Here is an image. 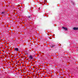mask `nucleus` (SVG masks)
Masks as SVG:
<instances>
[{
    "label": "nucleus",
    "mask_w": 78,
    "mask_h": 78,
    "mask_svg": "<svg viewBox=\"0 0 78 78\" xmlns=\"http://www.w3.org/2000/svg\"><path fill=\"white\" fill-rule=\"evenodd\" d=\"M14 50L16 51H19V49H18V48H15Z\"/></svg>",
    "instance_id": "20e7f679"
},
{
    "label": "nucleus",
    "mask_w": 78,
    "mask_h": 78,
    "mask_svg": "<svg viewBox=\"0 0 78 78\" xmlns=\"http://www.w3.org/2000/svg\"><path fill=\"white\" fill-rule=\"evenodd\" d=\"M62 28H63V29L64 30H66V31H67V28L66 27H62Z\"/></svg>",
    "instance_id": "f03ea898"
},
{
    "label": "nucleus",
    "mask_w": 78,
    "mask_h": 78,
    "mask_svg": "<svg viewBox=\"0 0 78 78\" xmlns=\"http://www.w3.org/2000/svg\"><path fill=\"white\" fill-rule=\"evenodd\" d=\"M4 13V12H2V14H3Z\"/></svg>",
    "instance_id": "0eeeda50"
},
{
    "label": "nucleus",
    "mask_w": 78,
    "mask_h": 78,
    "mask_svg": "<svg viewBox=\"0 0 78 78\" xmlns=\"http://www.w3.org/2000/svg\"><path fill=\"white\" fill-rule=\"evenodd\" d=\"M28 17H29V18H30L31 17V16H29Z\"/></svg>",
    "instance_id": "423d86ee"
},
{
    "label": "nucleus",
    "mask_w": 78,
    "mask_h": 78,
    "mask_svg": "<svg viewBox=\"0 0 78 78\" xmlns=\"http://www.w3.org/2000/svg\"><path fill=\"white\" fill-rule=\"evenodd\" d=\"M54 46H55V45L52 46V47H53Z\"/></svg>",
    "instance_id": "39448f33"
},
{
    "label": "nucleus",
    "mask_w": 78,
    "mask_h": 78,
    "mask_svg": "<svg viewBox=\"0 0 78 78\" xmlns=\"http://www.w3.org/2000/svg\"><path fill=\"white\" fill-rule=\"evenodd\" d=\"M29 58H30V59H33V56H32V55H30Z\"/></svg>",
    "instance_id": "7ed1b4c3"
},
{
    "label": "nucleus",
    "mask_w": 78,
    "mask_h": 78,
    "mask_svg": "<svg viewBox=\"0 0 78 78\" xmlns=\"http://www.w3.org/2000/svg\"><path fill=\"white\" fill-rule=\"evenodd\" d=\"M73 30H78V27H74L73 28Z\"/></svg>",
    "instance_id": "f257e3e1"
}]
</instances>
